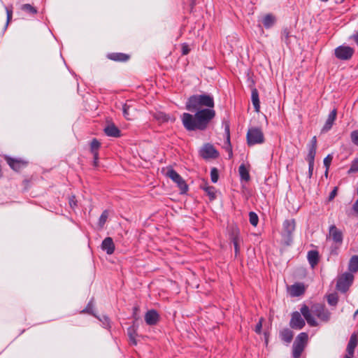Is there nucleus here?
Returning <instances> with one entry per match:
<instances>
[{
    "instance_id": "nucleus-1",
    "label": "nucleus",
    "mask_w": 358,
    "mask_h": 358,
    "mask_svg": "<svg viewBox=\"0 0 358 358\" xmlns=\"http://www.w3.org/2000/svg\"><path fill=\"white\" fill-rule=\"evenodd\" d=\"M214 106V98L210 94L190 96L186 101L185 108L195 113H184L182 115L181 120L185 129L189 131L206 130L216 115Z\"/></svg>"
},
{
    "instance_id": "nucleus-2",
    "label": "nucleus",
    "mask_w": 358,
    "mask_h": 358,
    "mask_svg": "<svg viewBox=\"0 0 358 358\" xmlns=\"http://www.w3.org/2000/svg\"><path fill=\"white\" fill-rule=\"evenodd\" d=\"M300 312L307 321V323L310 327H317L318 325L317 322L312 315L311 313H313L320 320L324 322L328 321L330 318L329 311L325 308V306L323 304L321 303H316L313 305L311 306L310 310L306 305H303L301 308Z\"/></svg>"
},
{
    "instance_id": "nucleus-3",
    "label": "nucleus",
    "mask_w": 358,
    "mask_h": 358,
    "mask_svg": "<svg viewBox=\"0 0 358 358\" xmlns=\"http://www.w3.org/2000/svg\"><path fill=\"white\" fill-rule=\"evenodd\" d=\"M308 340V335L306 332L300 333L295 338L292 345V357L299 358L304 350Z\"/></svg>"
},
{
    "instance_id": "nucleus-4",
    "label": "nucleus",
    "mask_w": 358,
    "mask_h": 358,
    "mask_svg": "<svg viewBox=\"0 0 358 358\" xmlns=\"http://www.w3.org/2000/svg\"><path fill=\"white\" fill-rule=\"evenodd\" d=\"M264 134L260 128H250L247 133V142L248 145H254L264 143Z\"/></svg>"
},
{
    "instance_id": "nucleus-5",
    "label": "nucleus",
    "mask_w": 358,
    "mask_h": 358,
    "mask_svg": "<svg viewBox=\"0 0 358 358\" xmlns=\"http://www.w3.org/2000/svg\"><path fill=\"white\" fill-rule=\"evenodd\" d=\"M166 176L177 184L180 190V194H185L188 191V186L186 182L174 169H169Z\"/></svg>"
},
{
    "instance_id": "nucleus-6",
    "label": "nucleus",
    "mask_w": 358,
    "mask_h": 358,
    "mask_svg": "<svg viewBox=\"0 0 358 358\" xmlns=\"http://www.w3.org/2000/svg\"><path fill=\"white\" fill-rule=\"evenodd\" d=\"M354 276L350 273H345L337 280L336 289L341 292H346L352 284Z\"/></svg>"
},
{
    "instance_id": "nucleus-7",
    "label": "nucleus",
    "mask_w": 358,
    "mask_h": 358,
    "mask_svg": "<svg viewBox=\"0 0 358 358\" xmlns=\"http://www.w3.org/2000/svg\"><path fill=\"white\" fill-rule=\"evenodd\" d=\"M355 53V50L348 45H339L334 50L335 57L340 60H349Z\"/></svg>"
},
{
    "instance_id": "nucleus-8",
    "label": "nucleus",
    "mask_w": 358,
    "mask_h": 358,
    "mask_svg": "<svg viewBox=\"0 0 358 358\" xmlns=\"http://www.w3.org/2000/svg\"><path fill=\"white\" fill-rule=\"evenodd\" d=\"M305 324V320L300 313L295 311L292 313L289 321V326L292 329L300 330L303 328Z\"/></svg>"
},
{
    "instance_id": "nucleus-9",
    "label": "nucleus",
    "mask_w": 358,
    "mask_h": 358,
    "mask_svg": "<svg viewBox=\"0 0 358 358\" xmlns=\"http://www.w3.org/2000/svg\"><path fill=\"white\" fill-rule=\"evenodd\" d=\"M200 155L203 159H215L218 157L219 153L214 146L210 143L205 144L200 150Z\"/></svg>"
},
{
    "instance_id": "nucleus-10",
    "label": "nucleus",
    "mask_w": 358,
    "mask_h": 358,
    "mask_svg": "<svg viewBox=\"0 0 358 358\" xmlns=\"http://www.w3.org/2000/svg\"><path fill=\"white\" fill-rule=\"evenodd\" d=\"M159 320V315L157 310L152 309L148 311L145 315V321L148 325L154 326L157 324Z\"/></svg>"
},
{
    "instance_id": "nucleus-11",
    "label": "nucleus",
    "mask_w": 358,
    "mask_h": 358,
    "mask_svg": "<svg viewBox=\"0 0 358 358\" xmlns=\"http://www.w3.org/2000/svg\"><path fill=\"white\" fill-rule=\"evenodd\" d=\"M329 236L334 242L341 244L343 242V234L336 226L331 225L329 227Z\"/></svg>"
},
{
    "instance_id": "nucleus-12",
    "label": "nucleus",
    "mask_w": 358,
    "mask_h": 358,
    "mask_svg": "<svg viewBox=\"0 0 358 358\" xmlns=\"http://www.w3.org/2000/svg\"><path fill=\"white\" fill-rule=\"evenodd\" d=\"M336 114H337V110L336 108L333 109L330 112V113L329 114L328 117L325 122V124H324V126L322 129V132H327L331 129V127L334 124V122L336 118Z\"/></svg>"
},
{
    "instance_id": "nucleus-13",
    "label": "nucleus",
    "mask_w": 358,
    "mask_h": 358,
    "mask_svg": "<svg viewBox=\"0 0 358 358\" xmlns=\"http://www.w3.org/2000/svg\"><path fill=\"white\" fill-rule=\"evenodd\" d=\"M101 249L108 255H112L115 251V244L113 238L110 237H106L103 239L101 243Z\"/></svg>"
},
{
    "instance_id": "nucleus-14",
    "label": "nucleus",
    "mask_w": 358,
    "mask_h": 358,
    "mask_svg": "<svg viewBox=\"0 0 358 358\" xmlns=\"http://www.w3.org/2000/svg\"><path fill=\"white\" fill-rule=\"evenodd\" d=\"M104 132L108 136L117 138L121 136L120 130L114 124H109L104 128Z\"/></svg>"
},
{
    "instance_id": "nucleus-15",
    "label": "nucleus",
    "mask_w": 358,
    "mask_h": 358,
    "mask_svg": "<svg viewBox=\"0 0 358 358\" xmlns=\"http://www.w3.org/2000/svg\"><path fill=\"white\" fill-rule=\"evenodd\" d=\"M6 161L10 168L16 171H20L22 168L25 166L27 164L22 160L15 159L11 157H6Z\"/></svg>"
},
{
    "instance_id": "nucleus-16",
    "label": "nucleus",
    "mask_w": 358,
    "mask_h": 358,
    "mask_svg": "<svg viewBox=\"0 0 358 358\" xmlns=\"http://www.w3.org/2000/svg\"><path fill=\"white\" fill-rule=\"evenodd\" d=\"M305 292V288L301 283H295L289 288L290 295L292 296H299Z\"/></svg>"
},
{
    "instance_id": "nucleus-17",
    "label": "nucleus",
    "mask_w": 358,
    "mask_h": 358,
    "mask_svg": "<svg viewBox=\"0 0 358 358\" xmlns=\"http://www.w3.org/2000/svg\"><path fill=\"white\" fill-rule=\"evenodd\" d=\"M294 334L288 328L283 329L280 331V339L286 343H289L292 341Z\"/></svg>"
},
{
    "instance_id": "nucleus-18",
    "label": "nucleus",
    "mask_w": 358,
    "mask_h": 358,
    "mask_svg": "<svg viewBox=\"0 0 358 358\" xmlns=\"http://www.w3.org/2000/svg\"><path fill=\"white\" fill-rule=\"evenodd\" d=\"M251 100L255 110L259 112L260 109V102L259 99V92L256 88H253L251 92Z\"/></svg>"
},
{
    "instance_id": "nucleus-19",
    "label": "nucleus",
    "mask_w": 358,
    "mask_h": 358,
    "mask_svg": "<svg viewBox=\"0 0 358 358\" xmlns=\"http://www.w3.org/2000/svg\"><path fill=\"white\" fill-rule=\"evenodd\" d=\"M308 260L312 268H314L319 261V253L317 250H310L308 252Z\"/></svg>"
},
{
    "instance_id": "nucleus-20",
    "label": "nucleus",
    "mask_w": 358,
    "mask_h": 358,
    "mask_svg": "<svg viewBox=\"0 0 358 358\" xmlns=\"http://www.w3.org/2000/svg\"><path fill=\"white\" fill-rule=\"evenodd\" d=\"M136 330L137 327H136L134 323L132 326L129 327L127 329V334L129 338V341L134 345H137V341L136 339V337L137 336Z\"/></svg>"
},
{
    "instance_id": "nucleus-21",
    "label": "nucleus",
    "mask_w": 358,
    "mask_h": 358,
    "mask_svg": "<svg viewBox=\"0 0 358 358\" xmlns=\"http://www.w3.org/2000/svg\"><path fill=\"white\" fill-rule=\"evenodd\" d=\"M283 229L288 236H290L295 229L294 220H286L283 222Z\"/></svg>"
},
{
    "instance_id": "nucleus-22",
    "label": "nucleus",
    "mask_w": 358,
    "mask_h": 358,
    "mask_svg": "<svg viewBox=\"0 0 358 358\" xmlns=\"http://www.w3.org/2000/svg\"><path fill=\"white\" fill-rule=\"evenodd\" d=\"M357 336L355 334H352L350 338V341L348 342V346H347V352L350 356H353L355 349L357 346Z\"/></svg>"
},
{
    "instance_id": "nucleus-23",
    "label": "nucleus",
    "mask_w": 358,
    "mask_h": 358,
    "mask_svg": "<svg viewBox=\"0 0 358 358\" xmlns=\"http://www.w3.org/2000/svg\"><path fill=\"white\" fill-rule=\"evenodd\" d=\"M153 117L160 123L167 122L169 120H173L169 115L162 111H157L154 113Z\"/></svg>"
},
{
    "instance_id": "nucleus-24",
    "label": "nucleus",
    "mask_w": 358,
    "mask_h": 358,
    "mask_svg": "<svg viewBox=\"0 0 358 358\" xmlns=\"http://www.w3.org/2000/svg\"><path fill=\"white\" fill-rule=\"evenodd\" d=\"M110 59L117 62H126L129 59V55L124 53H111L108 55Z\"/></svg>"
},
{
    "instance_id": "nucleus-25",
    "label": "nucleus",
    "mask_w": 358,
    "mask_h": 358,
    "mask_svg": "<svg viewBox=\"0 0 358 358\" xmlns=\"http://www.w3.org/2000/svg\"><path fill=\"white\" fill-rule=\"evenodd\" d=\"M348 269L352 273L358 271V255H354L351 257L348 264Z\"/></svg>"
},
{
    "instance_id": "nucleus-26",
    "label": "nucleus",
    "mask_w": 358,
    "mask_h": 358,
    "mask_svg": "<svg viewBox=\"0 0 358 358\" xmlns=\"http://www.w3.org/2000/svg\"><path fill=\"white\" fill-rule=\"evenodd\" d=\"M275 22V17L271 14L265 15L262 19V23L266 29L271 28L274 24Z\"/></svg>"
},
{
    "instance_id": "nucleus-27",
    "label": "nucleus",
    "mask_w": 358,
    "mask_h": 358,
    "mask_svg": "<svg viewBox=\"0 0 358 358\" xmlns=\"http://www.w3.org/2000/svg\"><path fill=\"white\" fill-rule=\"evenodd\" d=\"M202 188L206 192L210 201H213L216 198V190L215 187L206 185Z\"/></svg>"
},
{
    "instance_id": "nucleus-28",
    "label": "nucleus",
    "mask_w": 358,
    "mask_h": 358,
    "mask_svg": "<svg viewBox=\"0 0 358 358\" xmlns=\"http://www.w3.org/2000/svg\"><path fill=\"white\" fill-rule=\"evenodd\" d=\"M238 172L242 180L248 181L250 180V174L244 164H241L238 168Z\"/></svg>"
},
{
    "instance_id": "nucleus-29",
    "label": "nucleus",
    "mask_w": 358,
    "mask_h": 358,
    "mask_svg": "<svg viewBox=\"0 0 358 358\" xmlns=\"http://www.w3.org/2000/svg\"><path fill=\"white\" fill-rule=\"evenodd\" d=\"M316 150H317L316 148H310V147H309V148H308V155L306 157L307 162H315V155H316Z\"/></svg>"
},
{
    "instance_id": "nucleus-30",
    "label": "nucleus",
    "mask_w": 358,
    "mask_h": 358,
    "mask_svg": "<svg viewBox=\"0 0 358 358\" xmlns=\"http://www.w3.org/2000/svg\"><path fill=\"white\" fill-rule=\"evenodd\" d=\"M338 301V298L336 293L330 294L327 296V302L330 306H336Z\"/></svg>"
},
{
    "instance_id": "nucleus-31",
    "label": "nucleus",
    "mask_w": 358,
    "mask_h": 358,
    "mask_svg": "<svg viewBox=\"0 0 358 358\" xmlns=\"http://www.w3.org/2000/svg\"><path fill=\"white\" fill-rule=\"evenodd\" d=\"M21 9L22 10H24V12H27V13H29L31 14H36L37 13L36 8L29 3L23 4L21 7Z\"/></svg>"
},
{
    "instance_id": "nucleus-32",
    "label": "nucleus",
    "mask_w": 358,
    "mask_h": 358,
    "mask_svg": "<svg viewBox=\"0 0 358 358\" xmlns=\"http://www.w3.org/2000/svg\"><path fill=\"white\" fill-rule=\"evenodd\" d=\"M249 220L250 223L254 226L256 227L259 222V217L256 213L255 212H250L249 213Z\"/></svg>"
},
{
    "instance_id": "nucleus-33",
    "label": "nucleus",
    "mask_w": 358,
    "mask_h": 358,
    "mask_svg": "<svg viewBox=\"0 0 358 358\" xmlns=\"http://www.w3.org/2000/svg\"><path fill=\"white\" fill-rule=\"evenodd\" d=\"M231 239L233 243H240L241 238L239 237V231L237 229H233L231 234Z\"/></svg>"
},
{
    "instance_id": "nucleus-34",
    "label": "nucleus",
    "mask_w": 358,
    "mask_h": 358,
    "mask_svg": "<svg viewBox=\"0 0 358 358\" xmlns=\"http://www.w3.org/2000/svg\"><path fill=\"white\" fill-rule=\"evenodd\" d=\"M289 34L290 31L287 28L284 29L282 31V41H283L287 45L289 43Z\"/></svg>"
},
{
    "instance_id": "nucleus-35",
    "label": "nucleus",
    "mask_w": 358,
    "mask_h": 358,
    "mask_svg": "<svg viewBox=\"0 0 358 358\" xmlns=\"http://www.w3.org/2000/svg\"><path fill=\"white\" fill-rule=\"evenodd\" d=\"M108 211L107 210H104L101 213V216H100V217L99 219V227H103V225L105 224V223H106V220L108 219Z\"/></svg>"
},
{
    "instance_id": "nucleus-36",
    "label": "nucleus",
    "mask_w": 358,
    "mask_h": 358,
    "mask_svg": "<svg viewBox=\"0 0 358 358\" xmlns=\"http://www.w3.org/2000/svg\"><path fill=\"white\" fill-rule=\"evenodd\" d=\"M219 174L216 168H213L210 171V179L213 183H216L218 180Z\"/></svg>"
},
{
    "instance_id": "nucleus-37",
    "label": "nucleus",
    "mask_w": 358,
    "mask_h": 358,
    "mask_svg": "<svg viewBox=\"0 0 358 358\" xmlns=\"http://www.w3.org/2000/svg\"><path fill=\"white\" fill-rule=\"evenodd\" d=\"M99 147H100V143L96 138H94L90 143L91 152H97Z\"/></svg>"
},
{
    "instance_id": "nucleus-38",
    "label": "nucleus",
    "mask_w": 358,
    "mask_h": 358,
    "mask_svg": "<svg viewBox=\"0 0 358 358\" xmlns=\"http://www.w3.org/2000/svg\"><path fill=\"white\" fill-rule=\"evenodd\" d=\"M6 15H7V20H6V24L5 28H6L8 27L10 21L12 19V16H13V8H12V6H10V7L6 6Z\"/></svg>"
},
{
    "instance_id": "nucleus-39",
    "label": "nucleus",
    "mask_w": 358,
    "mask_h": 358,
    "mask_svg": "<svg viewBox=\"0 0 358 358\" xmlns=\"http://www.w3.org/2000/svg\"><path fill=\"white\" fill-rule=\"evenodd\" d=\"M332 156L330 155H328L324 159V165L326 167V171H325V176L327 175V170L331 164V162L332 161Z\"/></svg>"
},
{
    "instance_id": "nucleus-40",
    "label": "nucleus",
    "mask_w": 358,
    "mask_h": 358,
    "mask_svg": "<svg viewBox=\"0 0 358 358\" xmlns=\"http://www.w3.org/2000/svg\"><path fill=\"white\" fill-rule=\"evenodd\" d=\"M224 134L226 135L227 142L230 143V127L227 122H224Z\"/></svg>"
},
{
    "instance_id": "nucleus-41",
    "label": "nucleus",
    "mask_w": 358,
    "mask_h": 358,
    "mask_svg": "<svg viewBox=\"0 0 358 358\" xmlns=\"http://www.w3.org/2000/svg\"><path fill=\"white\" fill-rule=\"evenodd\" d=\"M99 320L102 322L103 327L106 329H109L110 326V320L107 316L103 315L101 318H99Z\"/></svg>"
},
{
    "instance_id": "nucleus-42",
    "label": "nucleus",
    "mask_w": 358,
    "mask_h": 358,
    "mask_svg": "<svg viewBox=\"0 0 358 358\" xmlns=\"http://www.w3.org/2000/svg\"><path fill=\"white\" fill-rule=\"evenodd\" d=\"M130 108V106L127 103H124L122 106V112L124 117L127 120H131V117L129 113V109Z\"/></svg>"
},
{
    "instance_id": "nucleus-43",
    "label": "nucleus",
    "mask_w": 358,
    "mask_h": 358,
    "mask_svg": "<svg viewBox=\"0 0 358 358\" xmlns=\"http://www.w3.org/2000/svg\"><path fill=\"white\" fill-rule=\"evenodd\" d=\"M352 142L358 146V130H355L350 134Z\"/></svg>"
},
{
    "instance_id": "nucleus-44",
    "label": "nucleus",
    "mask_w": 358,
    "mask_h": 358,
    "mask_svg": "<svg viewBox=\"0 0 358 358\" xmlns=\"http://www.w3.org/2000/svg\"><path fill=\"white\" fill-rule=\"evenodd\" d=\"M358 171V159L354 160L351 164L349 172H357Z\"/></svg>"
},
{
    "instance_id": "nucleus-45",
    "label": "nucleus",
    "mask_w": 358,
    "mask_h": 358,
    "mask_svg": "<svg viewBox=\"0 0 358 358\" xmlns=\"http://www.w3.org/2000/svg\"><path fill=\"white\" fill-rule=\"evenodd\" d=\"M69 205L71 208L74 209L77 206V201L75 196H72L69 198Z\"/></svg>"
},
{
    "instance_id": "nucleus-46",
    "label": "nucleus",
    "mask_w": 358,
    "mask_h": 358,
    "mask_svg": "<svg viewBox=\"0 0 358 358\" xmlns=\"http://www.w3.org/2000/svg\"><path fill=\"white\" fill-rule=\"evenodd\" d=\"M262 320L263 319L261 318L259 320V321L257 323L256 326H255V331L257 334H260L261 331H262Z\"/></svg>"
},
{
    "instance_id": "nucleus-47",
    "label": "nucleus",
    "mask_w": 358,
    "mask_h": 358,
    "mask_svg": "<svg viewBox=\"0 0 358 358\" xmlns=\"http://www.w3.org/2000/svg\"><path fill=\"white\" fill-rule=\"evenodd\" d=\"M308 162V178H310L313 176L315 162Z\"/></svg>"
},
{
    "instance_id": "nucleus-48",
    "label": "nucleus",
    "mask_w": 358,
    "mask_h": 358,
    "mask_svg": "<svg viewBox=\"0 0 358 358\" xmlns=\"http://www.w3.org/2000/svg\"><path fill=\"white\" fill-rule=\"evenodd\" d=\"M189 48L187 44L183 43L182 45V55H186L189 52Z\"/></svg>"
},
{
    "instance_id": "nucleus-49",
    "label": "nucleus",
    "mask_w": 358,
    "mask_h": 358,
    "mask_svg": "<svg viewBox=\"0 0 358 358\" xmlns=\"http://www.w3.org/2000/svg\"><path fill=\"white\" fill-rule=\"evenodd\" d=\"M310 148H317V138L316 136H313L310 141V145H309Z\"/></svg>"
},
{
    "instance_id": "nucleus-50",
    "label": "nucleus",
    "mask_w": 358,
    "mask_h": 358,
    "mask_svg": "<svg viewBox=\"0 0 358 358\" xmlns=\"http://www.w3.org/2000/svg\"><path fill=\"white\" fill-rule=\"evenodd\" d=\"M336 192H337V188L335 187L331 192V193L329 194V200H331L333 199L335 196L336 195Z\"/></svg>"
},
{
    "instance_id": "nucleus-51",
    "label": "nucleus",
    "mask_w": 358,
    "mask_h": 358,
    "mask_svg": "<svg viewBox=\"0 0 358 358\" xmlns=\"http://www.w3.org/2000/svg\"><path fill=\"white\" fill-rule=\"evenodd\" d=\"M350 38L355 41V42L358 45V31H356L354 34H352Z\"/></svg>"
},
{
    "instance_id": "nucleus-52",
    "label": "nucleus",
    "mask_w": 358,
    "mask_h": 358,
    "mask_svg": "<svg viewBox=\"0 0 358 358\" xmlns=\"http://www.w3.org/2000/svg\"><path fill=\"white\" fill-rule=\"evenodd\" d=\"M233 244H234V246L235 254H236V256L238 254L239 250H240L239 243H233Z\"/></svg>"
},
{
    "instance_id": "nucleus-53",
    "label": "nucleus",
    "mask_w": 358,
    "mask_h": 358,
    "mask_svg": "<svg viewBox=\"0 0 358 358\" xmlns=\"http://www.w3.org/2000/svg\"><path fill=\"white\" fill-rule=\"evenodd\" d=\"M94 155V164L95 166H96L97 164V162H98V152H92Z\"/></svg>"
},
{
    "instance_id": "nucleus-54",
    "label": "nucleus",
    "mask_w": 358,
    "mask_h": 358,
    "mask_svg": "<svg viewBox=\"0 0 358 358\" xmlns=\"http://www.w3.org/2000/svg\"><path fill=\"white\" fill-rule=\"evenodd\" d=\"M353 210L358 213V200L353 204Z\"/></svg>"
},
{
    "instance_id": "nucleus-55",
    "label": "nucleus",
    "mask_w": 358,
    "mask_h": 358,
    "mask_svg": "<svg viewBox=\"0 0 358 358\" xmlns=\"http://www.w3.org/2000/svg\"><path fill=\"white\" fill-rule=\"evenodd\" d=\"M90 306V302L88 303L87 308L83 310V312H89V306Z\"/></svg>"
},
{
    "instance_id": "nucleus-56",
    "label": "nucleus",
    "mask_w": 358,
    "mask_h": 358,
    "mask_svg": "<svg viewBox=\"0 0 358 358\" xmlns=\"http://www.w3.org/2000/svg\"><path fill=\"white\" fill-rule=\"evenodd\" d=\"M352 356H350V355H346L343 358H351Z\"/></svg>"
},
{
    "instance_id": "nucleus-57",
    "label": "nucleus",
    "mask_w": 358,
    "mask_h": 358,
    "mask_svg": "<svg viewBox=\"0 0 358 358\" xmlns=\"http://www.w3.org/2000/svg\"><path fill=\"white\" fill-rule=\"evenodd\" d=\"M358 314V310L355 312V315Z\"/></svg>"
},
{
    "instance_id": "nucleus-58",
    "label": "nucleus",
    "mask_w": 358,
    "mask_h": 358,
    "mask_svg": "<svg viewBox=\"0 0 358 358\" xmlns=\"http://www.w3.org/2000/svg\"><path fill=\"white\" fill-rule=\"evenodd\" d=\"M357 195H358V188H357Z\"/></svg>"
}]
</instances>
